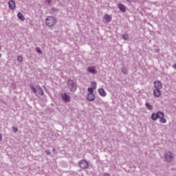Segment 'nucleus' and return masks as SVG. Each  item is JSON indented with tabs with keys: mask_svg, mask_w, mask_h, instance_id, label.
I'll return each instance as SVG.
<instances>
[{
	"mask_svg": "<svg viewBox=\"0 0 176 176\" xmlns=\"http://www.w3.org/2000/svg\"><path fill=\"white\" fill-rule=\"evenodd\" d=\"M87 98L88 101H94L96 100V96H94V94H88Z\"/></svg>",
	"mask_w": 176,
	"mask_h": 176,
	"instance_id": "nucleus-11",
	"label": "nucleus"
},
{
	"mask_svg": "<svg viewBox=\"0 0 176 176\" xmlns=\"http://www.w3.org/2000/svg\"><path fill=\"white\" fill-rule=\"evenodd\" d=\"M12 131H13V133H17V131H18V129H17V128H16V127H12Z\"/></svg>",
	"mask_w": 176,
	"mask_h": 176,
	"instance_id": "nucleus-24",
	"label": "nucleus"
},
{
	"mask_svg": "<svg viewBox=\"0 0 176 176\" xmlns=\"http://www.w3.org/2000/svg\"><path fill=\"white\" fill-rule=\"evenodd\" d=\"M52 151L53 152H56V148H54Z\"/></svg>",
	"mask_w": 176,
	"mask_h": 176,
	"instance_id": "nucleus-31",
	"label": "nucleus"
},
{
	"mask_svg": "<svg viewBox=\"0 0 176 176\" xmlns=\"http://www.w3.org/2000/svg\"><path fill=\"white\" fill-rule=\"evenodd\" d=\"M87 91L89 93V94H93V93H94V89L93 87H89L87 89Z\"/></svg>",
	"mask_w": 176,
	"mask_h": 176,
	"instance_id": "nucleus-18",
	"label": "nucleus"
},
{
	"mask_svg": "<svg viewBox=\"0 0 176 176\" xmlns=\"http://www.w3.org/2000/svg\"><path fill=\"white\" fill-rule=\"evenodd\" d=\"M145 105H146V109H148V111H152V109H153V107H152V105L149 104V103H146Z\"/></svg>",
	"mask_w": 176,
	"mask_h": 176,
	"instance_id": "nucleus-17",
	"label": "nucleus"
},
{
	"mask_svg": "<svg viewBox=\"0 0 176 176\" xmlns=\"http://www.w3.org/2000/svg\"><path fill=\"white\" fill-rule=\"evenodd\" d=\"M67 87H69L70 91L72 93H75L76 91V89H78V85H76V82H75L72 79L67 80Z\"/></svg>",
	"mask_w": 176,
	"mask_h": 176,
	"instance_id": "nucleus-2",
	"label": "nucleus"
},
{
	"mask_svg": "<svg viewBox=\"0 0 176 176\" xmlns=\"http://www.w3.org/2000/svg\"><path fill=\"white\" fill-rule=\"evenodd\" d=\"M91 85H93V89H97V82H91Z\"/></svg>",
	"mask_w": 176,
	"mask_h": 176,
	"instance_id": "nucleus-20",
	"label": "nucleus"
},
{
	"mask_svg": "<svg viewBox=\"0 0 176 176\" xmlns=\"http://www.w3.org/2000/svg\"><path fill=\"white\" fill-rule=\"evenodd\" d=\"M51 12H52V13H54L55 12H58V10L56 8H51Z\"/></svg>",
	"mask_w": 176,
	"mask_h": 176,
	"instance_id": "nucleus-22",
	"label": "nucleus"
},
{
	"mask_svg": "<svg viewBox=\"0 0 176 176\" xmlns=\"http://www.w3.org/2000/svg\"><path fill=\"white\" fill-rule=\"evenodd\" d=\"M45 153H47V155H50V151L45 150Z\"/></svg>",
	"mask_w": 176,
	"mask_h": 176,
	"instance_id": "nucleus-26",
	"label": "nucleus"
},
{
	"mask_svg": "<svg viewBox=\"0 0 176 176\" xmlns=\"http://www.w3.org/2000/svg\"><path fill=\"white\" fill-rule=\"evenodd\" d=\"M0 141H2V135L0 133Z\"/></svg>",
	"mask_w": 176,
	"mask_h": 176,
	"instance_id": "nucleus-29",
	"label": "nucleus"
},
{
	"mask_svg": "<svg viewBox=\"0 0 176 176\" xmlns=\"http://www.w3.org/2000/svg\"><path fill=\"white\" fill-rule=\"evenodd\" d=\"M152 120H157L160 119V123H167V120L164 118V113L162 111H158L157 113H153L151 115Z\"/></svg>",
	"mask_w": 176,
	"mask_h": 176,
	"instance_id": "nucleus-1",
	"label": "nucleus"
},
{
	"mask_svg": "<svg viewBox=\"0 0 176 176\" xmlns=\"http://www.w3.org/2000/svg\"><path fill=\"white\" fill-rule=\"evenodd\" d=\"M61 98L65 102H69L71 101V96L67 94V93L62 94Z\"/></svg>",
	"mask_w": 176,
	"mask_h": 176,
	"instance_id": "nucleus-7",
	"label": "nucleus"
},
{
	"mask_svg": "<svg viewBox=\"0 0 176 176\" xmlns=\"http://www.w3.org/2000/svg\"><path fill=\"white\" fill-rule=\"evenodd\" d=\"M98 93L102 97H105V96H107V92H105V90L102 88L98 89Z\"/></svg>",
	"mask_w": 176,
	"mask_h": 176,
	"instance_id": "nucleus-14",
	"label": "nucleus"
},
{
	"mask_svg": "<svg viewBox=\"0 0 176 176\" xmlns=\"http://www.w3.org/2000/svg\"><path fill=\"white\" fill-rule=\"evenodd\" d=\"M164 159L166 162L170 163V162H173L174 160V154L170 151H168L164 155Z\"/></svg>",
	"mask_w": 176,
	"mask_h": 176,
	"instance_id": "nucleus-4",
	"label": "nucleus"
},
{
	"mask_svg": "<svg viewBox=\"0 0 176 176\" xmlns=\"http://www.w3.org/2000/svg\"><path fill=\"white\" fill-rule=\"evenodd\" d=\"M80 168H87L89 167V162L86 161L85 160H81L78 163Z\"/></svg>",
	"mask_w": 176,
	"mask_h": 176,
	"instance_id": "nucleus-6",
	"label": "nucleus"
},
{
	"mask_svg": "<svg viewBox=\"0 0 176 176\" xmlns=\"http://www.w3.org/2000/svg\"><path fill=\"white\" fill-rule=\"evenodd\" d=\"M153 94L154 97H157V98H159V97L162 96V92L160 91V89H154Z\"/></svg>",
	"mask_w": 176,
	"mask_h": 176,
	"instance_id": "nucleus-10",
	"label": "nucleus"
},
{
	"mask_svg": "<svg viewBox=\"0 0 176 176\" xmlns=\"http://www.w3.org/2000/svg\"><path fill=\"white\" fill-rule=\"evenodd\" d=\"M17 17L21 20V21H24L25 20V18L24 17V15L21 12H18Z\"/></svg>",
	"mask_w": 176,
	"mask_h": 176,
	"instance_id": "nucleus-15",
	"label": "nucleus"
},
{
	"mask_svg": "<svg viewBox=\"0 0 176 176\" xmlns=\"http://www.w3.org/2000/svg\"><path fill=\"white\" fill-rule=\"evenodd\" d=\"M36 51L37 52V53H38V54H42V50H41V48L36 47Z\"/></svg>",
	"mask_w": 176,
	"mask_h": 176,
	"instance_id": "nucleus-21",
	"label": "nucleus"
},
{
	"mask_svg": "<svg viewBox=\"0 0 176 176\" xmlns=\"http://www.w3.org/2000/svg\"><path fill=\"white\" fill-rule=\"evenodd\" d=\"M104 20H106L107 23H109L112 21V16H111V15L104 14Z\"/></svg>",
	"mask_w": 176,
	"mask_h": 176,
	"instance_id": "nucleus-16",
	"label": "nucleus"
},
{
	"mask_svg": "<svg viewBox=\"0 0 176 176\" xmlns=\"http://www.w3.org/2000/svg\"><path fill=\"white\" fill-rule=\"evenodd\" d=\"M12 87H14V89L16 87L15 85H12Z\"/></svg>",
	"mask_w": 176,
	"mask_h": 176,
	"instance_id": "nucleus-30",
	"label": "nucleus"
},
{
	"mask_svg": "<svg viewBox=\"0 0 176 176\" xmlns=\"http://www.w3.org/2000/svg\"><path fill=\"white\" fill-rule=\"evenodd\" d=\"M45 24L48 27H54L56 25V19L53 16H47L45 19Z\"/></svg>",
	"mask_w": 176,
	"mask_h": 176,
	"instance_id": "nucleus-3",
	"label": "nucleus"
},
{
	"mask_svg": "<svg viewBox=\"0 0 176 176\" xmlns=\"http://www.w3.org/2000/svg\"><path fill=\"white\" fill-rule=\"evenodd\" d=\"M122 38L124 41H129V35L127 34H122Z\"/></svg>",
	"mask_w": 176,
	"mask_h": 176,
	"instance_id": "nucleus-19",
	"label": "nucleus"
},
{
	"mask_svg": "<svg viewBox=\"0 0 176 176\" xmlns=\"http://www.w3.org/2000/svg\"><path fill=\"white\" fill-rule=\"evenodd\" d=\"M0 57H2V54L0 53Z\"/></svg>",
	"mask_w": 176,
	"mask_h": 176,
	"instance_id": "nucleus-32",
	"label": "nucleus"
},
{
	"mask_svg": "<svg viewBox=\"0 0 176 176\" xmlns=\"http://www.w3.org/2000/svg\"><path fill=\"white\" fill-rule=\"evenodd\" d=\"M87 71L89 72V74H93L94 75H96V74H97V70L96 69V67L94 66L88 67Z\"/></svg>",
	"mask_w": 176,
	"mask_h": 176,
	"instance_id": "nucleus-9",
	"label": "nucleus"
},
{
	"mask_svg": "<svg viewBox=\"0 0 176 176\" xmlns=\"http://www.w3.org/2000/svg\"><path fill=\"white\" fill-rule=\"evenodd\" d=\"M18 61H19V63H21L23 61V57L22 56H18Z\"/></svg>",
	"mask_w": 176,
	"mask_h": 176,
	"instance_id": "nucleus-25",
	"label": "nucleus"
},
{
	"mask_svg": "<svg viewBox=\"0 0 176 176\" xmlns=\"http://www.w3.org/2000/svg\"><path fill=\"white\" fill-rule=\"evenodd\" d=\"M103 176H110L108 173H104Z\"/></svg>",
	"mask_w": 176,
	"mask_h": 176,
	"instance_id": "nucleus-28",
	"label": "nucleus"
},
{
	"mask_svg": "<svg viewBox=\"0 0 176 176\" xmlns=\"http://www.w3.org/2000/svg\"><path fill=\"white\" fill-rule=\"evenodd\" d=\"M118 8L120 9V12L124 13L126 12V6L122 3L118 5Z\"/></svg>",
	"mask_w": 176,
	"mask_h": 176,
	"instance_id": "nucleus-13",
	"label": "nucleus"
},
{
	"mask_svg": "<svg viewBox=\"0 0 176 176\" xmlns=\"http://www.w3.org/2000/svg\"><path fill=\"white\" fill-rule=\"evenodd\" d=\"M154 87L155 89L160 90L163 89V85H162V82L160 80H156L154 82Z\"/></svg>",
	"mask_w": 176,
	"mask_h": 176,
	"instance_id": "nucleus-8",
	"label": "nucleus"
},
{
	"mask_svg": "<svg viewBox=\"0 0 176 176\" xmlns=\"http://www.w3.org/2000/svg\"><path fill=\"white\" fill-rule=\"evenodd\" d=\"M8 6H9L10 9L13 10V9H14V8H16V3L14 2V1L10 0L8 2Z\"/></svg>",
	"mask_w": 176,
	"mask_h": 176,
	"instance_id": "nucleus-12",
	"label": "nucleus"
},
{
	"mask_svg": "<svg viewBox=\"0 0 176 176\" xmlns=\"http://www.w3.org/2000/svg\"><path fill=\"white\" fill-rule=\"evenodd\" d=\"M30 89L32 90L34 93H38L39 96H43V89H42V87H38L37 89L34 87L33 85H30Z\"/></svg>",
	"mask_w": 176,
	"mask_h": 176,
	"instance_id": "nucleus-5",
	"label": "nucleus"
},
{
	"mask_svg": "<svg viewBox=\"0 0 176 176\" xmlns=\"http://www.w3.org/2000/svg\"><path fill=\"white\" fill-rule=\"evenodd\" d=\"M45 3H47V5H50L52 3V0H45Z\"/></svg>",
	"mask_w": 176,
	"mask_h": 176,
	"instance_id": "nucleus-23",
	"label": "nucleus"
},
{
	"mask_svg": "<svg viewBox=\"0 0 176 176\" xmlns=\"http://www.w3.org/2000/svg\"><path fill=\"white\" fill-rule=\"evenodd\" d=\"M122 72H123V74H126V69H123Z\"/></svg>",
	"mask_w": 176,
	"mask_h": 176,
	"instance_id": "nucleus-27",
	"label": "nucleus"
}]
</instances>
